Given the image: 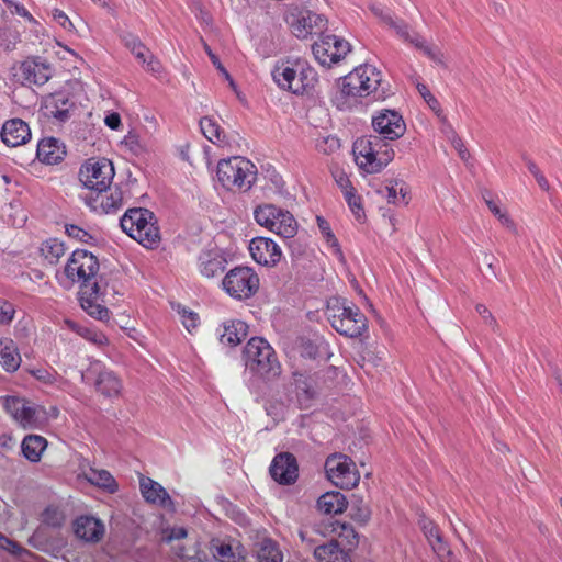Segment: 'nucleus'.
Instances as JSON below:
<instances>
[{
    "instance_id": "obj_56",
    "label": "nucleus",
    "mask_w": 562,
    "mask_h": 562,
    "mask_svg": "<svg viewBox=\"0 0 562 562\" xmlns=\"http://www.w3.org/2000/svg\"><path fill=\"white\" fill-rule=\"evenodd\" d=\"M351 518L360 525H366L370 520L371 513L367 506L351 508Z\"/></svg>"
},
{
    "instance_id": "obj_8",
    "label": "nucleus",
    "mask_w": 562,
    "mask_h": 562,
    "mask_svg": "<svg viewBox=\"0 0 562 562\" xmlns=\"http://www.w3.org/2000/svg\"><path fill=\"white\" fill-rule=\"evenodd\" d=\"M317 72L305 58L288 56L283 60V90L304 95L314 89Z\"/></svg>"
},
{
    "instance_id": "obj_5",
    "label": "nucleus",
    "mask_w": 562,
    "mask_h": 562,
    "mask_svg": "<svg viewBox=\"0 0 562 562\" xmlns=\"http://www.w3.org/2000/svg\"><path fill=\"white\" fill-rule=\"evenodd\" d=\"M120 224L131 238L147 248H154L160 241L155 215L147 209H130L122 216Z\"/></svg>"
},
{
    "instance_id": "obj_11",
    "label": "nucleus",
    "mask_w": 562,
    "mask_h": 562,
    "mask_svg": "<svg viewBox=\"0 0 562 562\" xmlns=\"http://www.w3.org/2000/svg\"><path fill=\"white\" fill-rule=\"evenodd\" d=\"M284 21L289 25L291 33L297 38H306L308 35L323 34L327 29V19L292 4L286 7Z\"/></svg>"
},
{
    "instance_id": "obj_3",
    "label": "nucleus",
    "mask_w": 562,
    "mask_h": 562,
    "mask_svg": "<svg viewBox=\"0 0 562 562\" xmlns=\"http://www.w3.org/2000/svg\"><path fill=\"white\" fill-rule=\"evenodd\" d=\"M100 269L97 256L85 249H76L67 259L61 271L56 273L58 284L71 289L76 284L87 285L97 281Z\"/></svg>"
},
{
    "instance_id": "obj_47",
    "label": "nucleus",
    "mask_w": 562,
    "mask_h": 562,
    "mask_svg": "<svg viewBox=\"0 0 562 562\" xmlns=\"http://www.w3.org/2000/svg\"><path fill=\"white\" fill-rule=\"evenodd\" d=\"M60 417V411L57 406L50 405L45 407L37 404L35 422H45L49 419H58Z\"/></svg>"
},
{
    "instance_id": "obj_36",
    "label": "nucleus",
    "mask_w": 562,
    "mask_h": 562,
    "mask_svg": "<svg viewBox=\"0 0 562 562\" xmlns=\"http://www.w3.org/2000/svg\"><path fill=\"white\" fill-rule=\"evenodd\" d=\"M44 106L48 115L63 121L68 116L71 103L66 92H56L45 99Z\"/></svg>"
},
{
    "instance_id": "obj_60",
    "label": "nucleus",
    "mask_w": 562,
    "mask_h": 562,
    "mask_svg": "<svg viewBox=\"0 0 562 562\" xmlns=\"http://www.w3.org/2000/svg\"><path fill=\"white\" fill-rule=\"evenodd\" d=\"M398 184H400V182L397 180H392L386 186V191H387L386 199H387L389 203L400 204V198H398V193H397Z\"/></svg>"
},
{
    "instance_id": "obj_40",
    "label": "nucleus",
    "mask_w": 562,
    "mask_h": 562,
    "mask_svg": "<svg viewBox=\"0 0 562 562\" xmlns=\"http://www.w3.org/2000/svg\"><path fill=\"white\" fill-rule=\"evenodd\" d=\"M40 252L45 261L56 265L66 254V246L57 238H48L41 244Z\"/></svg>"
},
{
    "instance_id": "obj_12",
    "label": "nucleus",
    "mask_w": 562,
    "mask_h": 562,
    "mask_svg": "<svg viewBox=\"0 0 562 562\" xmlns=\"http://www.w3.org/2000/svg\"><path fill=\"white\" fill-rule=\"evenodd\" d=\"M328 481L341 490H351L359 484L360 474L356 463L344 453H333L325 460Z\"/></svg>"
},
{
    "instance_id": "obj_50",
    "label": "nucleus",
    "mask_w": 562,
    "mask_h": 562,
    "mask_svg": "<svg viewBox=\"0 0 562 562\" xmlns=\"http://www.w3.org/2000/svg\"><path fill=\"white\" fill-rule=\"evenodd\" d=\"M214 555L222 562H238V558L233 552V548L228 543H221L215 547Z\"/></svg>"
},
{
    "instance_id": "obj_35",
    "label": "nucleus",
    "mask_w": 562,
    "mask_h": 562,
    "mask_svg": "<svg viewBox=\"0 0 562 562\" xmlns=\"http://www.w3.org/2000/svg\"><path fill=\"white\" fill-rule=\"evenodd\" d=\"M422 530L438 557L450 553L448 544L443 541L439 527L427 518L420 520Z\"/></svg>"
},
{
    "instance_id": "obj_26",
    "label": "nucleus",
    "mask_w": 562,
    "mask_h": 562,
    "mask_svg": "<svg viewBox=\"0 0 562 562\" xmlns=\"http://www.w3.org/2000/svg\"><path fill=\"white\" fill-rule=\"evenodd\" d=\"M37 158L46 165H57L66 156L65 145L54 137L43 138L37 145Z\"/></svg>"
},
{
    "instance_id": "obj_19",
    "label": "nucleus",
    "mask_w": 562,
    "mask_h": 562,
    "mask_svg": "<svg viewBox=\"0 0 562 562\" xmlns=\"http://www.w3.org/2000/svg\"><path fill=\"white\" fill-rule=\"evenodd\" d=\"M21 78L30 85L42 86L52 77V67L40 58H29L20 65Z\"/></svg>"
},
{
    "instance_id": "obj_49",
    "label": "nucleus",
    "mask_w": 562,
    "mask_h": 562,
    "mask_svg": "<svg viewBox=\"0 0 562 562\" xmlns=\"http://www.w3.org/2000/svg\"><path fill=\"white\" fill-rule=\"evenodd\" d=\"M179 314L182 325L189 333H192L194 329H196L199 325V316L196 313L182 308L179 311Z\"/></svg>"
},
{
    "instance_id": "obj_42",
    "label": "nucleus",
    "mask_w": 562,
    "mask_h": 562,
    "mask_svg": "<svg viewBox=\"0 0 562 562\" xmlns=\"http://www.w3.org/2000/svg\"><path fill=\"white\" fill-rule=\"evenodd\" d=\"M258 562H281V552L278 543L271 539H263L257 553Z\"/></svg>"
},
{
    "instance_id": "obj_9",
    "label": "nucleus",
    "mask_w": 562,
    "mask_h": 562,
    "mask_svg": "<svg viewBox=\"0 0 562 562\" xmlns=\"http://www.w3.org/2000/svg\"><path fill=\"white\" fill-rule=\"evenodd\" d=\"M221 286L231 299L246 301L259 291L260 279L252 268L238 266L226 272Z\"/></svg>"
},
{
    "instance_id": "obj_52",
    "label": "nucleus",
    "mask_w": 562,
    "mask_h": 562,
    "mask_svg": "<svg viewBox=\"0 0 562 562\" xmlns=\"http://www.w3.org/2000/svg\"><path fill=\"white\" fill-rule=\"evenodd\" d=\"M296 220L290 212L283 211V238H291L296 234Z\"/></svg>"
},
{
    "instance_id": "obj_4",
    "label": "nucleus",
    "mask_w": 562,
    "mask_h": 562,
    "mask_svg": "<svg viewBox=\"0 0 562 562\" xmlns=\"http://www.w3.org/2000/svg\"><path fill=\"white\" fill-rule=\"evenodd\" d=\"M382 136L369 135L358 138L352 146L356 162L368 173H378L394 158V150Z\"/></svg>"
},
{
    "instance_id": "obj_39",
    "label": "nucleus",
    "mask_w": 562,
    "mask_h": 562,
    "mask_svg": "<svg viewBox=\"0 0 562 562\" xmlns=\"http://www.w3.org/2000/svg\"><path fill=\"white\" fill-rule=\"evenodd\" d=\"M47 446L44 437L37 435L26 436L21 445L23 456L31 462H37Z\"/></svg>"
},
{
    "instance_id": "obj_14",
    "label": "nucleus",
    "mask_w": 562,
    "mask_h": 562,
    "mask_svg": "<svg viewBox=\"0 0 562 562\" xmlns=\"http://www.w3.org/2000/svg\"><path fill=\"white\" fill-rule=\"evenodd\" d=\"M315 59L325 67L338 64L351 50L346 40L336 35H324L312 46Z\"/></svg>"
},
{
    "instance_id": "obj_51",
    "label": "nucleus",
    "mask_w": 562,
    "mask_h": 562,
    "mask_svg": "<svg viewBox=\"0 0 562 562\" xmlns=\"http://www.w3.org/2000/svg\"><path fill=\"white\" fill-rule=\"evenodd\" d=\"M65 231L70 238H74L78 241L89 243L90 240H92V236L86 229L77 225H66Z\"/></svg>"
},
{
    "instance_id": "obj_54",
    "label": "nucleus",
    "mask_w": 562,
    "mask_h": 562,
    "mask_svg": "<svg viewBox=\"0 0 562 562\" xmlns=\"http://www.w3.org/2000/svg\"><path fill=\"white\" fill-rule=\"evenodd\" d=\"M52 18L65 31H68V32H74L75 31L74 23L70 21V19L68 18V15L64 11H61L59 9H54L52 11Z\"/></svg>"
},
{
    "instance_id": "obj_24",
    "label": "nucleus",
    "mask_w": 562,
    "mask_h": 562,
    "mask_svg": "<svg viewBox=\"0 0 562 562\" xmlns=\"http://www.w3.org/2000/svg\"><path fill=\"white\" fill-rule=\"evenodd\" d=\"M105 528L100 519L81 516L75 521V533L88 542H98L104 536Z\"/></svg>"
},
{
    "instance_id": "obj_44",
    "label": "nucleus",
    "mask_w": 562,
    "mask_h": 562,
    "mask_svg": "<svg viewBox=\"0 0 562 562\" xmlns=\"http://www.w3.org/2000/svg\"><path fill=\"white\" fill-rule=\"evenodd\" d=\"M27 372L36 379L38 382L44 385L54 386L57 385L58 382L61 381L59 374L53 370L47 368H32L27 369Z\"/></svg>"
},
{
    "instance_id": "obj_6",
    "label": "nucleus",
    "mask_w": 562,
    "mask_h": 562,
    "mask_svg": "<svg viewBox=\"0 0 562 562\" xmlns=\"http://www.w3.org/2000/svg\"><path fill=\"white\" fill-rule=\"evenodd\" d=\"M371 10L383 24L395 32L400 40L420 49L434 63L447 67L443 54L437 47L427 45L418 33L411 32L409 25L404 20L394 16L390 11H385L379 7H372Z\"/></svg>"
},
{
    "instance_id": "obj_31",
    "label": "nucleus",
    "mask_w": 562,
    "mask_h": 562,
    "mask_svg": "<svg viewBox=\"0 0 562 562\" xmlns=\"http://www.w3.org/2000/svg\"><path fill=\"white\" fill-rule=\"evenodd\" d=\"M326 346L324 338L314 333L307 336H299L294 342V350L303 358L316 359L321 349Z\"/></svg>"
},
{
    "instance_id": "obj_34",
    "label": "nucleus",
    "mask_w": 562,
    "mask_h": 562,
    "mask_svg": "<svg viewBox=\"0 0 562 562\" xmlns=\"http://www.w3.org/2000/svg\"><path fill=\"white\" fill-rule=\"evenodd\" d=\"M318 509L327 515L344 513L348 507L346 496L338 491L326 492L317 501Z\"/></svg>"
},
{
    "instance_id": "obj_38",
    "label": "nucleus",
    "mask_w": 562,
    "mask_h": 562,
    "mask_svg": "<svg viewBox=\"0 0 562 562\" xmlns=\"http://www.w3.org/2000/svg\"><path fill=\"white\" fill-rule=\"evenodd\" d=\"M200 127L203 135L214 145L218 147L228 145L226 135L216 120L205 116L201 119Z\"/></svg>"
},
{
    "instance_id": "obj_18",
    "label": "nucleus",
    "mask_w": 562,
    "mask_h": 562,
    "mask_svg": "<svg viewBox=\"0 0 562 562\" xmlns=\"http://www.w3.org/2000/svg\"><path fill=\"white\" fill-rule=\"evenodd\" d=\"M252 259L262 266H276L281 259L278 244L268 237L252 238L249 244Z\"/></svg>"
},
{
    "instance_id": "obj_27",
    "label": "nucleus",
    "mask_w": 562,
    "mask_h": 562,
    "mask_svg": "<svg viewBox=\"0 0 562 562\" xmlns=\"http://www.w3.org/2000/svg\"><path fill=\"white\" fill-rule=\"evenodd\" d=\"M334 329L349 338H358L368 330V319L363 313L353 312V316L344 319H334Z\"/></svg>"
},
{
    "instance_id": "obj_16",
    "label": "nucleus",
    "mask_w": 562,
    "mask_h": 562,
    "mask_svg": "<svg viewBox=\"0 0 562 562\" xmlns=\"http://www.w3.org/2000/svg\"><path fill=\"white\" fill-rule=\"evenodd\" d=\"M104 293L101 291L99 282H93L80 286L79 302L83 311L90 316L104 321L109 318V310L103 305Z\"/></svg>"
},
{
    "instance_id": "obj_23",
    "label": "nucleus",
    "mask_w": 562,
    "mask_h": 562,
    "mask_svg": "<svg viewBox=\"0 0 562 562\" xmlns=\"http://www.w3.org/2000/svg\"><path fill=\"white\" fill-rule=\"evenodd\" d=\"M139 488L144 499L147 503L159 505L162 507H168L169 505H172V501L167 491L162 487L161 484L154 481L153 479L140 475Z\"/></svg>"
},
{
    "instance_id": "obj_30",
    "label": "nucleus",
    "mask_w": 562,
    "mask_h": 562,
    "mask_svg": "<svg viewBox=\"0 0 562 562\" xmlns=\"http://www.w3.org/2000/svg\"><path fill=\"white\" fill-rule=\"evenodd\" d=\"M353 312L362 313L356 304L341 297L330 299L326 307V316L333 328L334 319L338 318L344 322L347 317L353 316Z\"/></svg>"
},
{
    "instance_id": "obj_32",
    "label": "nucleus",
    "mask_w": 562,
    "mask_h": 562,
    "mask_svg": "<svg viewBox=\"0 0 562 562\" xmlns=\"http://www.w3.org/2000/svg\"><path fill=\"white\" fill-rule=\"evenodd\" d=\"M293 379L299 404L303 407H308L316 395L314 379L301 372H294Z\"/></svg>"
},
{
    "instance_id": "obj_57",
    "label": "nucleus",
    "mask_w": 562,
    "mask_h": 562,
    "mask_svg": "<svg viewBox=\"0 0 562 562\" xmlns=\"http://www.w3.org/2000/svg\"><path fill=\"white\" fill-rule=\"evenodd\" d=\"M333 176H334V179L336 181V183L338 184V187L345 192L349 191V190H353L355 188L352 187L348 176L346 175L345 171L342 170H335L333 172Z\"/></svg>"
},
{
    "instance_id": "obj_13",
    "label": "nucleus",
    "mask_w": 562,
    "mask_h": 562,
    "mask_svg": "<svg viewBox=\"0 0 562 562\" xmlns=\"http://www.w3.org/2000/svg\"><path fill=\"white\" fill-rule=\"evenodd\" d=\"M114 167L106 158H89L79 170V180L87 189L98 192L106 191L114 178Z\"/></svg>"
},
{
    "instance_id": "obj_15",
    "label": "nucleus",
    "mask_w": 562,
    "mask_h": 562,
    "mask_svg": "<svg viewBox=\"0 0 562 562\" xmlns=\"http://www.w3.org/2000/svg\"><path fill=\"white\" fill-rule=\"evenodd\" d=\"M372 126L378 133L390 140H396L406 132V124L403 116L395 110L384 109L372 117Z\"/></svg>"
},
{
    "instance_id": "obj_63",
    "label": "nucleus",
    "mask_w": 562,
    "mask_h": 562,
    "mask_svg": "<svg viewBox=\"0 0 562 562\" xmlns=\"http://www.w3.org/2000/svg\"><path fill=\"white\" fill-rule=\"evenodd\" d=\"M203 48H204L205 53L207 54V56L210 57L212 64L215 66V68L222 75L225 74L227 71L226 68L223 66L220 58L212 52L211 47L205 42H203Z\"/></svg>"
},
{
    "instance_id": "obj_33",
    "label": "nucleus",
    "mask_w": 562,
    "mask_h": 562,
    "mask_svg": "<svg viewBox=\"0 0 562 562\" xmlns=\"http://www.w3.org/2000/svg\"><path fill=\"white\" fill-rule=\"evenodd\" d=\"M256 222L277 235L281 234V210L272 204L258 206L255 210Z\"/></svg>"
},
{
    "instance_id": "obj_61",
    "label": "nucleus",
    "mask_w": 562,
    "mask_h": 562,
    "mask_svg": "<svg viewBox=\"0 0 562 562\" xmlns=\"http://www.w3.org/2000/svg\"><path fill=\"white\" fill-rule=\"evenodd\" d=\"M280 464H281V452L277 453L273 457L272 462L269 468V473H270L271 477L276 482L281 484V473L279 472Z\"/></svg>"
},
{
    "instance_id": "obj_20",
    "label": "nucleus",
    "mask_w": 562,
    "mask_h": 562,
    "mask_svg": "<svg viewBox=\"0 0 562 562\" xmlns=\"http://www.w3.org/2000/svg\"><path fill=\"white\" fill-rule=\"evenodd\" d=\"M226 259L223 252L217 248L203 250L198 259V269L201 276L207 279L220 276L225 267Z\"/></svg>"
},
{
    "instance_id": "obj_37",
    "label": "nucleus",
    "mask_w": 562,
    "mask_h": 562,
    "mask_svg": "<svg viewBox=\"0 0 562 562\" xmlns=\"http://www.w3.org/2000/svg\"><path fill=\"white\" fill-rule=\"evenodd\" d=\"M314 557L318 562H350V557L338 541H330L315 548Z\"/></svg>"
},
{
    "instance_id": "obj_64",
    "label": "nucleus",
    "mask_w": 562,
    "mask_h": 562,
    "mask_svg": "<svg viewBox=\"0 0 562 562\" xmlns=\"http://www.w3.org/2000/svg\"><path fill=\"white\" fill-rule=\"evenodd\" d=\"M104 123L109 128L117 130L122 124L121 116L119 113L112 112L105 116Z\"/></svg>"
},
{
    "instance_id": "obj_22",
    "label": "nucleus",
    "mask_w": 562,
    "mask_h": 562,
    "mask_svg": "<svg viewBox=\"0 0 562 562\" xmlns=\"http://www.w3.org/2000/svg\"><path fill=\"white\" fill-rule=\"evenodd\" d=\"M1 138L8 146L16 147L30 140L31 130L23 120L12 119L3 124Z\"/></svg>"
},
{
    "instance_id": "obj_59",
    "label": "nucleus",
    "mask_w": 562,
    "mask_h": 562,
    "mask_svg": "<svg viewBox=\"0 0 562 562\" xmlns=\"http://www.w3.org/2000/svg\"><path fill=\"white\" fill-rule=\"evenodd\" d=\"M142 66L147 71H150L155 75H160L162 72V66H161L160 61L153 54H150L147 57V61L145 64H142Z\"/></svg>"
},
{
    "instance_id": "obj_29",
    "label": "nucleus",
    "mask_w": 562,
    "mask_h": 562,
    "mask_svg": "<svg viewBox=\"0 0 562 562\" xmlns=\"http://www.w3.org/2000/svg\"><path fill=\"white\" fill-rule=\"evenodd\" d=\"M288 247L290 249L292 266L296 269L297 273H303L313 267L314 255L307 249L304 243L300 239L292 240L288 244Z\"/></svg>"
},
{
    "instance_id": "obj_53",
    "label": "nucleus",
    "mask_w": 562,
    "mask_h": 562,
    "mask_svg": "<svg viewBox=\"0 0 562 562\" xmlns=\"http://www.w3.org/2000/svg\"><path fill=\"white\" fill-rule=\"evenodd\" d=\"M43 521L49 526L59 527L64 521V516L58 509L48 507L43 513Z\"/></svg>"
},
{
    "instance_id": "obj_25",
    "label": "nucleus",
    "mask_w": 562,
    "mask_h": 562,
    "mask_svg": "<svg viewBox=\"0 0 562 562\" xmlns=\"http://www.w3.org/2000/svg\"><path fill=\"white\" fill-rule=\"evenodd\" d=\"M325 532L336 537L333 541H338V547L351 550L358 546V533L348 522H340L338 520L329 521L325 525Z\"/></svg>"
},
{
    "instance_id": "obj_45",
    "label": "nucleus",
    "mask_w": 562,
    "mask_h": 562,
    "mask_svg": "<svg viewBox=\"0 0 562 562\" xmlns=\"http://www.w3.org/2000/svg\"><path fill=\"white\" fill-rule=\"evenodd\" d=\"M316 221H317V226L323 235V237L325 238V240L327 241V244L334 248V252L340 258L342 259L344 258V254L341 251V248L339 246V243L336 238V236L334 235L331 228H330V225L329 223L322 216H317L316 217Z\"/></svg>"
},
{
    "instance_id": "obj_41",
    "label": "nucleus",
    "mask_w": 562,
    "mask_h": 562,
    "mask_svg": "<svg viewBox=\"0 0 562 562\" xmlns=\"http://www.w3.org/2000/svg\"><path fill=\"white\" fill-rule=\"evenodd\" d=\"M86 476L90 483L98 485L110 493H114L117 491V484L115 479L106 470H98L90 468Z\"/></svg>"
},
{
    "instance_id": "obj_1",
    "label": "nucleus",
    "mask_w": 562,
    "mask_h": 562,
    "mask_svg": "<svg viewBox=\"0 0 562 562\" xmlns=\"http://www.w3.org/2000/svg\"><path fill=\"white\" fill-rule=\"evenodd\" d=\"M341 94L351 98L384 100L387 89L383 86L381 71L372 65H361L342 78Z\"/></svg>"
},
{
    "instance_id": "obj_10",
    "label": "nucleus",
    "mask_w": 562,
    "mask_h": 562,
    "mask_svg": "<svg viewBox=\"0 0 562 562\" xmlns=\"http://www.w3.org/2000/svg\"><path fill=\"white\" fill-rule=\"evenodd\" d=\"M81 381L106 398L119 397L123 392L122 379L98 360L90 362L88 368L81 372Z\"/></svg>"
},
{
    "instance_id": "obj_43",
    "label": "nucleus",
    "mask_w": 562,
    "mask_h": 562,
    "mask_svg": "<svg viewBox=\"0 0 562 562\" xmlns=\"http://www.w3.org/2000/svg\"><path fill=\"white\" fill-rule=\"evenodd\" d=\"M299 479L296 458L290 452H283V485L294 484Z\"/></svg>"
},
{
    "instance_id": "obj_58",
    "label": "nucleus",
    "mask_w": 562,
    "mask_h": 562,
    "mask_svg": "<svg viewBox=\"0 0 562 562\" xmlns=\"http://www.w3.org/2000/svg\"><path fill=\"white\" fill-rule=\"evenodd\" d=\"M0 548L8 552L13 553V554H19L21 551V547L15 541L9 539L1 532H0Z\"/></svg>"
},
{
    "instance_id": "obj_62",
    "label": "nucleus",
    "mask_w": 562,
    "mask_h": 562,
    "mask_svg": "<svg viewBox=\"0 0 562 562\" xmlns=\"http://www.w3.org/2000/svg\"><path fill=\"white\" fill-rule=\"evenodd\" d=\"M14 310L11 304L0 302V323H8L13 318Z\"/></svg>"
},
{
    "instance_id": "obj_28",
    "label": "nucleus",
    "mask_w": 562,
    "mask_h": 562,
    "mask_svg": "<svg viewBox=\"0 0 562 562\" xmlns=\"http://www.w3.org/2000/svg\"><path fill=\"white\" fill-rule=\"evenodd\" d=\"M22 362L19 348L13 339L0 338V367L8 373L18 371Z\"/></svg>"
},
{
    "instance_id": "obj_55",
    "label": "nucleus",
    "mask_w": 562,
    "mask_h": 562,
    "mask_svg": "<svg viewBox=\"0 0 562 562\" xmlns=\"http://www.w3.org/2000/svg\"><path fill=\"white\" fill-rule=\"evenodd\" d=\"M344 194H345V199H346L349 207L353 212V214H356L357 216H360V212H362L361 200H360V196H358L356 194L355 189L349 190V191L345 192Z\"/></svg>"
},
{
    "instance_id": "obj_46",
    "label": "nucleus",
    "mask_w": 562,
    "mask_h": 562,
    "mask_svg": "<svg viewBox=\"0 0 562 562\" xmlns=\"http://www.w3.org/2000/svg\"><path fill=\"white\" fill-rule=\"evenodd\" d=\"M316 148L325 155H330L340 148V140L337 136L327 135L318 139Z\"/></svg>"
},
{
    "instance_id": "obj_21",
    "label": "nucleus",
    "mask_w": 562,
    "mask_h": 562,
    "mask_svg": "<svg viewBox=\"0 0 562 562\" xmlns=\"http://www.w3.org/2000/svg\"><path fill=\"white\" fill-rule=\"evenodd\" d=\"M216 331L220 342L233 348L247 337L248 325L239 319H227L218 326Z\"/></svg>"
},
{
    "instance_id": "obj_7",
    "label": "nucleus",
    "mask_w": 562,
    "mask_h": 562,
    "mask_svg": "<svg viewBox=\"0 0 562 562\" xmlns=\"http://www.w3.org/2000/svg\"><path fill=\"white\" fill-rule=\"evenodd\" d=\"M243 360L248 372L260 378L277 369L279 361L272 346L261 337L250 338L243 349Z\"/></svg>"
},
{
    "instance_id": "obj_17",
    "label": "nucleus",
    "mask_w": 562,
    "mask_h": 562,
    "mask_svg": "<svg viewBox=\"0 0 562 562\" xmlns=\"http://www.w3.org/2000/svg\"><path fill=\"white\" fill-rule=\"evenodd\" d=\"M0 403L7 414L15 422H35L37 404L26 397L1 396Z\"/></svg>"
},
{
    "instance_id": "obj_48",
    "label": "nucleus",
    "mask_w": 562,
    "mask_h": 562,
    "mask_svg": "<svg viewBox=\"0 0 562 562\" xmlns=\"http://www.w3.org/2000/svg\"><path fill=\"white\" fill-rule=\"evenodd\" d=\"M81 337L98 347H104L109 344L106 336L103 333L95 330L93 328L82 330Z\"/></svg>"
},
{
    "instance_id": "obj_2",
    "label": "nucleus",
    "mask_w": 562,
    "mask_h": 562,
    "mask_svg": "<svg viewBox=\"0 0 562 562\" xmlns=\"http://www.w3.org/2000/svg\"><path fill=\"white\" fill-rule=\"evenodd\" d=\"M257 177L256 165L245 157L234 156L217 162V181L227 191L248 192L256 183Z\"/></svg>"
}]
</instances>
